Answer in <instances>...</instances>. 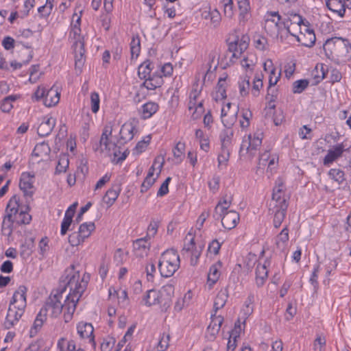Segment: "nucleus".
<instances>
[{
  "label": "nucleus",
  "mask_w": 351,
  "mask_h": 351,
  "mask_svg": "<svg viewBox=\"0 0 351 351\" xmlns=\"http://www.w3.org/2000/svg\"><path fill=\"white\" fill-rule=\"evenodd\" d=\"M185 240L188 241V243L184 244L182 250L183 256L189 254L196 247L194 242V238L191 234H188L186 236Z\"/></svg>",
  "instance_id": "obj_45"
},
{
  "label": "nucleus",
  "mask_w": 351,
  "mask_h": 351,
  "mask_svg": "<svg viewBox=\"0 0 351 351\" xmlns=\"http://www.w3.org/2000/svg\"><path fill=\"white\" fill-rule=\"evenodd\" d=\"M283 18L278 12H267L264 28L270 36L278 35L282 28Z\"/></svg>",
  "instance_id": "obj_10"
},
{
  "label": "nucleus",
  "mask_w": 351,
  "mask_h": 351,
  "mask_svg": "<svg viewBox=\"0 0 351 351\" xmlns=\"http://www.w3.org/2000/svg\"><path fill=\"white\" fill-rule=\"evenodd\" d=\"M247 38L243 36L242 38H237L228 45V50L231 52L232 58H238L241 53L247 48Z\"/></svg>",
  "instance_id": "obj_15"
},
{
  "label": "nucleus",
  "mask_w": 351,
  "mask_h": 351,
  "mask_svg": "<svg viewBox=\"0 0 351 351\" xmlns=\"http://www.w3.org/2000/svg\"><path fill=\"white\" fill-rule=\"evenodd\" d=\"M226 81L225 79L220 78L215 88V92L213 93V98L216 100L223 99L226 97Z\"/></svg>",
  "instance_id": "obj_38"
},
{
  "label": "nucleus",
  "mask_w": 351,
  "mask_h": 351,
  "mask_svg": "<svg viewBox=\"0 0 351 351\" xmlns=\"http://www.w3.org/2000/svg\"><path fill=\"white\" fill-rule=\"evenodd\" d=\"M202 251V247L199 246L197 248L195 247L189 254L186 256L190 257L191 258V265L192 266H195L197 265L199 257L200 256Z\"/></svg>",
  "instance_id": "obj_49"
},
{
  "label": "nucleus",
  "mask_w": 351,
  "mask_h": 351,
  "mask_svg": "<svg viewBox=\"0 0 351 351\" xmlns=\"http://www.w3.org/2000/svg\"><path fill=\"white\" fill-rule=\"evenodd\" d=\"M294 36L297 38L299 43L308 47L313 46L316 40L314 31L308 26H305V32L300 30L299 35Z\"/></svg>",
  "instance_id": "obj_17"
},
{
  "label": "nucleus",
  "mask_w": 351,
  "mask_h": 351,
  "mask_svg": "<svg viewBox=\"0 0 351 351\" xmlns=\"http://www.w3.org/2000/svg\"><path fill=\"white\" fill-rule=\"evenodd\" d=\"M180 264V256L174 250L164 252L158 262V269L162 277L172 276L179 269Z\"/></svg>",
  "instance_id": "obj_6"
},
{
  "label": "nucleus",
  "mask_w": 351,
  "mask_h": 351,
  "mask_svg": "<svg viewBox=\"0 0 351 351\" xmlns=\"http://www.w3.org/2000/svg\"><path fill=\"white\" fill-rule=\"evenodd\" d=\"M99 143L101 152L106 151L108 155H113L114 157V160H116L117 162H119L125 159L127 156L125 152H123L121 156L119 157L121 152L119 150L115 143L110 141L109 137L106 138H101Z\"/></svg>",
  "instance_id": "obj_11"
},
{
  "label": "nucleus",
  "mask_w": 351,
  "mask_h": 351,
  "mask_svg": "<svg viewBox=\"0 0 351 351\" xmlns=\"http://www.w3.org/2000/svg\"><path fill=\"white\" fill-rule=\"evenodd\" d=\"M141 51V40L138 35L133 36L130 43V51L132 59L136 58Z\"/></svg>",
  "instance_id": "obj_41"
},
{
  "label": "nucleus",
  "mask_w": 351,
  "mask_h": 351,
  "mask_svg": "<svg viewBox=\"0 0 351 351\" xmlns=\"http://www.w3.org/2000/svg\"><path fill=\"white\" fill-rule=\"evenodd\" d=\"M134 127L131 123H124L120 130V138L123 143L132 140L134 137Z\"/></svg>",
  "instance_id": "obj_29"
},
{
  "label": "nucleus",
  "mask_w": 351,
  "mask_h": 351,
  "mask_svg": "<svg viewBox=\"0 0 351 351\" xmlns=\"http://www.w3.org/2000/svg\"><path fill=\"white\" fill-rule=\"evenodd\" d=\"M99 97L98 93L93 92L90 94V104L91 110L93 112L96 113L99 109Z\"/></svg>",
  "instance_id": "obj_56"
},
{
  "label": "nucleus",
  "mask_w": 351,
  "mask_h": 351,
  "mask_svg": "<svg viewBox=\"0 0 351 351\" xmlns=\"http://www.w3.org/2000/svg\"><path fill=\"white\" fill-rule=\"evenodd\" d=\"M222 226L228 230L235 228L239 221V215L234 210L227 211L221 216Z\"/></svg>",
  "instance_id": "obj_19"
},
{
  "label": "nucleus",
  "mask_w": 351,
  "mask_h": 351,
  "mask_svg": "<svg viewBox=\"0 0 351 351\" xmlns=\"http://www.w3.org/2000/svg\"><path fill=\"white\" fill-rule=\"evenodd\" d=\"M33 179L34 176L28 172L23 173L20 178L19 187L27 199H31L34 193Z\"/></svg>",
  "instance_id": "obj_13"
},
{
  "label": "nucleus",
  "mask_w": 351,
  "mask_h": 351,
  "mask_svg": "<svg viewBox=\"0 0 351 351\" xmlns=\"http://www.w3.org/2000/svg\"><path fill=\"white\" fill-rule=\"evenodd\" d=\"M308 80H297L293 84L292 91L293 93H301L308 87Z\"/></svg>",
  "instance_id": "obj_47"
},
{
  "label": "nucleus",
  "mask_w": 351,
  "mask_h": 351,
  "mask_svg": "<svg viewBox=\"0 0 351 351\" xmlns=\"http://www.w3.org/2000/svg\"><path fill=\"white\" fill-rule=\"evenodd\" d=\"M84 241V239L80 237L77 232H73L69 237V242L72 246H77Z\"/></svg>",
  "instance_id": "obj_63"
},
{
  "label": "nucleus",
  "mask_w": 351,
  "mask_h": 351,
  "mask_svg": "<svg viewBox=\"0 0 351 351\" xmlns=\"http://www.w3.org/2000/svg\"><path fill=\"white\" fill-rule=\"evenodd\" d=\"M153 64L150 60H147L143 62L138 69V74L141 79H147L152 77L151 72L153 69Z\"/></svg>",
  "instance_id": "obj_32"
},
{
  "label": "nucleus",
  "mask_w": 351,
  "mask_h": 351,
  "mask_svg": "<svg viewBox=\"0 0 351 351\" xmlns=\"http://www.w3.org/2000/svg\"><path fill=\"white\" fill-rule=\"evenodd\" d=\"M232 130H223L219 136L221 141V147L225 149H230L232 144Z\"/></svg>",
  "instance_id": "obj_40"
},
{
  "label": "nucleus",
  "mask_w": 351,
  "mask_h": 351,
  "mask_svg": "<svg viewBox=\"0 0 351 351\" xmlns=\"http://www.w3.org/2000/svg\"><path fill=\"white\" fill-rule=\"evenodd\" d=\"M323 49L330 59L346 62L351 58V45L347 39L340 37L327 39Z\"/></svg>",
  "instance_id": "obj_3"
},
{
  "label": "nucleus",
  "mask_w": 351,
  "mask_h": 351,
  "mask_svg": "<svg viewBox=\"0 0 351 351\" xmlns=\"http://www.w3.org/2000/svg\"><path fill=\"white\" fill-rule=\"evenodd\" d=\"M328 176L337 182L338 184H342L346 180L344 171L340 169H330L328 172Z\"/></svg>",
  "instance_id": "obj_42"
},
{
  "label": "nucleus",
  "mask_w": 351,
  "mask_h": 351,
  "mask_svg": "<svg viewBox=\"0 0 351 351\" xmlns=\"http://www.w3.org/2000/svg\"><path fill=\"white\" fill-rule=\"evenodd\" d=\"M23 45V49L19 51V56L24 64H28L34 56L33 49L31 45H25L22 40L18 41Z\"/></svg>",
  "instance_id": "obj_27"
},
{
  "label": "nucleus",
  "mask_w": 351,
  "mask_h": 351,
  "mask_svg": "<svg viewBox=\"0 0 351 351\" xmlns=\"http://www.w3.org/2000/svg\"><path fill=\"white\" fill-rule=\"evenodd\" d=\"M55 125V119L51 117H45L38 128V134L43 137L49 135Z\"/></svg>",
  "instance_id": "obj_23"
},
{
  "label": "nucleus",
  "mask_w": 351,
  "mask_h": 351,
  "mask_svg": "<svg viewBox=\"0 0 351 351\" xmlns=\"http://www.w3.org/2000/svg\"><path fill=\"white\" fill-rule=\"evenodd\" d=\"M162 82V80L160 77L156 78L151 77L145 80L143 85L149 90H154L161 86Z\"/></svg>",
  "instance_id": "obj_44"
},
{
  "label": "nucleus",
  "mask_w": 351,
  "mask_h": 351,
  "mask_svg": "<svg viewBox=\"0 0 351 351\" xmlns=\"http://www.w3.org/2000/svg\"><path fill=\"white\" fill-rule=\"evenodd\" d=\"M254 45L257 49L263 51L266 49L267 45V40L266 38L261 36H256L254 38Z\"/></svg>",
  "instance_id": "obj_59"
},
{
  "label": "nucleus",
  "mask_w": 351,
  "mask_h": 351,
  "mask_svg": "<svg viewBox=\"0 0 351 351\" xmlns=\"http://www.w3.org/2000/svg\"><path fill=\"white\" fill-rule=\"evenodd\" d=\"M73 217L69 215H64V217L61 224V234L64 235L69 230V226L71 224Z\"/></svg>",
  "instance_id": "obj_62"
},
{
  "label": "nucleus",
  "mask_w": 351,
  "mask_h": 351,
  "mask_svg": "<svg viewBox=\"0 0 351 351\" xmlns=\"http://www.w3.org/2000/svg\"><path fill=\"white\" fill-rule=\"evenodd\" d=\"M221 3L223 7L225 16L232 17L233 15V0H221Z\"/></svg>",
  "instance_id": "obj_53"
},
{
  "label": "nucleus",
  "mask_w": 351,
  "mask_h": 351,
  "mask_svg": "<svg viewBox=\"0 0 351 351\" xmlns=\"http://www.w3.org/2000/svg\"><path fill=\"white\" fill-rule=\"evenodd\" d=\"M47 319V313L44 312V311L41 308L38 314L37 315L34 324L33 326L32 327L30 330V335L32 337L34 336L38 331L43 326L44 322Z\"/></svg>",
  "instance_id": "obj_30"
},
{
  "label": "nucleus",
  "mask_w": 351,
  "mask_h": 351,
  "mask_svg": "<svg viewBox=\"0 0 351 351\" xmlns=\"http://www.w3.org/2000/svg\"><path fill=\"white\" fill-rule=\"evenodd\" d=\"M30 201L26 200V206L25 208L19 204V210L16 215H14V220L18 224H29L32 221V216L28 213L30 210Z\"/></svg>",
  "instance_id": "obj_21"
},
{
  "label": "nucleus",
  "mask_w": 351,
  "mask_h": 351,
  "mask_svg": "<svg viewBox=\"0 0 351 351\" xmlns=\"http://www.w3.org/2000/svg\"><path fill=\"white\" fill-rule=\"evenodd\" d=\"M74 266L68 274L66 285L60 289L53 291L42 308L51 317H56L64 311V319L66 323L70 322L76 308V304L85 291L88 276L85 274L80 280V274L75 272Z\"/></svg>",
  "instance_id": "obj_1"
},
{
  "label": "nucleus",
  "mask_w": 351,
  "mask_h": 351,
  "mask_svg": "<svg viewBox=\"0 0 351 351\" xmlns=\"http://www.w3.org/2000/svg\"><path fill=\"white\" fill-rule=\"evenodd\" d=\"M221 267L222 263L219 261L210 266L209 272L208 274V285L210 288H211L219 278L221 274L219 269L221 268Z\"/></svg>",
  "instance_id": "obj_26"
},
{
  "label": "nucleus",
  "mask_w": 351,
  "mask_h": 351,
  "mask_svg": "<svg viewBox=\"0 0 351 351\" xmlns=\"http://www.w3.org/2000/svg\"><path fill=\"white\" fill-rule=\"evenodd\" d=\"M232 199V197L231 196L228 197L227 195L223 196V199L217 204L215 208L214 218L219 219L221 217L223 213L230 207Z\"/></svg>",
  "instance_id": "obj_24"
},
{
  "label": "nucleus",
  "mask_w": 351,
  "mask_h": 351,
  "mask_svg": "<svg viewBox=\"0 0 351 351\" xmlns=\"http://www.w3.org/2000/svg\"><path fill=\"white\" fill-rule=\"evenodd\" d=\"M70 37L73 40L72 48L75 57V70L77 75L82 72L85 62V49L84 37L81 35L80 28H71Z\"/></svg>",
  "instance_id": "obj_5"
},
{
  "label": "nucleus",
  "mask_w": 351,
  "mask_h": 351,
  "mask_svg": "<svg viewBox=\"0 0 351 351\" xmlns=\"http://www.w3.org/2000/svg\"><path fill=\"white\" fill-rule=\"evenodd\" d=\"M289 195L285 193L282 182L278 183L273 190L272 198L269 204V209L287 208Z\"/></svg>",
  "instance_id": "obj_9"
},
{
  "label": "nucleus",
  "mask_w": 351,
  "mask_h": 351,
  "mask_svg": "<svg viewBox=\"0 0 351 351\" xmlns=\"http://www.w3.org/2000/svg\"><path fill=\"white\" fill-rule=\"evenodd\" d=\"M77 333L82 339H88L89 342L95 345L93 336V326L87 322H80L77 326Z\"/></svg>",
  "instance_id": "obj_22"
},
{
  "label": "nucleus",
  "mask_w": 351,
  "mask_h": 351,
  "mask_svg": "<svg viewBox=\"0 0 351 351\" xmlns=\"http://www.w3.org/2000/svg\"><path fill=\"white\" fill-rule=\"evenodd\" d=\"M158 226L159 224L158 221L152 220L147 228V235L145 237V238L148 240H150L151 238H153L157 233Z\"/></svg>",
  "instance_id": "obj_51"
},
{
  "label": "nucleus",
  "mask_w": 351,
  "mask_h": 351,
  "mask_svg": "<svg viewBox=\"0 0 351 351\" xmlns=\"http://www.w3.org/2000/svg\"><path fill=\"white\" fill-rule=\"evenodd\" d=\"M343 143H339L335 145L332 149H329L327 154L324 158L323 163L325 166H328L337 159L340 158L344 151H347Z\"/></svg>",
  "instance_id": "obj_18"
},
{
  "label": "nucleus",
  "mask_w": 351,
  "mask_h": 351,
  "mask_svg": "<svg viewBox=\"0 0 351 351\" xmlns=\"http://www.w3.org/2000/svg\"><path fill=\"white\" fill-rule=\"evenodd\" d=\"M238 6L240 11V15L243 17L250 9L249 0H238Z\"/></svg>",
  "instance_id": "obj_64"
},
{
  "label": "nucleus",
  "mask_w": 351,
  "mask_h": 351,
  "mask_svg": "<svg viewBox=\"0 0 351 351\" xmlns=\"http://www.w3.org/2000/svg\"><path fill=\"white\" fill-rule=\"evenodd\" d=\"M268 276V270L267 269L266 263L264 264L258 263L256 268V285L258 287H262Z\"/></svg>",
  "instance_id": "obj_25"
},
{
  "label": "nucleus",
  "mask_w": 351,
  "mask_h": 351,
  "mask_svg": "<svg viewBox=\"0 0 351 351\" xmlns=\"http://www.w3.org/2000/svg\"><path fill=\"white\" fill-rule=\"evenodd\" d=\"M287 208L269 209V211L274 214V226L278 228L280 226L286 216Z\"/></svg>",
  "instance_id": "obj_33"
},
{
  "label": "nucleus",
  "mask_w": 351,
  "mask_h": 351,
  "mask_svg": "<svg viewBox=\"0 0 351 351\" xmlns=\"http://www.w3.org/2000/svg\"><path fill=\"white\" fill-rule=\"evenodd\" d=\"M289 240V230L287 227L284 228L276 237V245L278 247L284 246V244Z\"/></svg>",
  "instance_id": "obj_48"
},
{
  "label": "nucleus",
  "mask_w": 351,
  "mask_h": 351,
  "mask_svg": "<svg viewBox=\"0 0 351 351\" xmlns=\"http://www.w3.org/2000/svg\"><path fill=\"white\" fill-rule=\"evenodd\" d=\"M262 139L263 133L261 132L254 133L253 136L248 135L242 141L240 153L243 154L245 152L248 154L251 158H253L262 144Z\"/></svg>",
  "instance_id": "obj_8"
},
{
  "label": "nucleus",
  "mask_w": 351,
  "mask_h": 351,
  "mask_svg": "<svg viewBox=\"0 0 351 351\" xmlns=\"http://www.w3.org/2000/svg\"><path fill=\"white\" fill-rule=\"evenodd\" d=\"M280 76L281 71H280L276 75V68H272V69L269 71V87L275 86L280 80Z\"/></svg>",
  "instance_id": "obj_61"
},
{
  "label": "nucleus",
  "mask_w": 351,
  "mask_h": 351,
  "mask_svg": "<svg viewBox=\"0 0 351 351\" xmlns=\"http://www.w3.org/2000/svg\"><path fill=\"white\" fill-rule=\"evenodd\" d=\"M164 162H165V161H164V158H163L157 157L154 160V164L152 165V166L149 169V172H148L147 176L153 178V176H154V171L157 168V169H159V171L157 173V177H158V175L160 174V171H161V169H162V167H163Z\"/></svg>",
  "instance_id": "obj_46"
},
{
  "label": "nucleus",
  "mask_w": 351,
  "mask_h": 351,
  "mask_svg": "<svg viewBox=\"0 0 351 351\" xmlns=\"http://www.w3.org/2000/svg\"><path fill=\"white\" fill-rule=\"evenodd\" d=\"M231 103H228L225 108L221 109V121L226 128V130H232L231 127L234 124L237 119L238 109L231 110Z\"/></svg>",
  "instance_id": "obj_12"
},
{
  "label": "nucleus",
  "mask_w": 351,
  "mask_h": 351,
  "mask_svg": "<svg viewBox=\"0 0 351 351\" xmlns=\"http://www.w3.org/2000/svg\"><path fill=\"white\" fill-rule=\"evenodd\" d=\"M243 120L240 121V125L243 128H246L250 125V121L252 117V113L249 110H243L242 112Z\"/></svg>",
  "instance_id": "obj_58"
},
{
  "label": "nucleus",
  "mask_w": 351,
  "mask_h": 351,
  "mask_svg": "<svg viewBox=\"0 0 351 351\" xmlns=\"http://www.w3.org/2000/svg\"><path fill=\"white\" fill-rule=\"evenodd\" d=\"M59 351H84L81 348H76V345L73 340L66 341L64 338L58 340L57 344Z\"/></svg>",
  "instance_id": "obj_35"
},
{
  "label": "nucleus",
  "mask_w": 351,
  "mask_h": 351,
  "mask_svg": "<svg viewBox=\"0 0 351 351\" xmlns=\"http://www.w3.org/2000/svg\"><path fill=\"white\" fill-rule=\"evenodd\" d=\"M170 336L169 335L163 334L160 337L157 346L158 351H165L169 347Z\"/></svg>",
  "instance_id": "obj_55"
},
{
  "label": "nucleus",
  "mask_w": 351,
  "mask_h": 351,
  "mask_svg": "<svg viewBox=\"0 0 351 351\" xmlns=\"http://www.w3.org/2000/svg\"><path fill=\"white\" fill-rule=\"evenodd\" d=\"M50 151L51 149L48 144L42 143L36 145L33 151V155L40 157L41 160H44L48 157Z\"/></svg>",
  "instance_id": "obj_34"
},
{
  "label": "nucleus",
  "mask_w": 351,
  "mask_h": 351,
  "mask_svg": "<svg viewBox=\"0 0 351 351\" xmlns=\"http://www.w3.org/2000/svg\"><path fill=\"white\" fill-rule=\"evenodd\" d=\"M158 110V105L155 102H147L142 106V117L144 119L150 118Z\"/></svg>",
  "instance_id": "obj_37"
},
{
  "label": "nucleus",
  "mask_w": 351,
  "mask_h": 351,
  "mask_svg": "<svg viewBox=\"0 0 351 351\" xmlns=\"http://www.w3.org/2000/svg\"><path fill=\"white\" fill-rule=\"evenodd\" d=\"M223 322V317L216 314L211 315V322L207 328L206 337L209 341H213L218 334L221 324Z\"/></svg>",
  "instance_id": "obj_14"
},
{
  "label": "nucleus",
  "mask_w": 351,
  "mask_h": 351,
  "mask_svg": "<svg viewBox=\"0 0 351 351\" xmlns=\"http://www.w3.org/2000/svg\"><path fill=\"white\" fill-rule=\"evenodd\" d=\"M121 191L119 186H115L109 189L105 195L103 197V201L108 206H111L117 199Z\"/></svg>",
  "instance_id": "obj_28"
},
{
  "label": "nucleus",
  "mask_w": 351,
  "mask_h": 351,
  "mask_svg": "<svg viewBox=\"0 0 351 351\" xmlns=\"http://www.w3.org/2000/svg\"><path fill=\"white\" fill-rule=\"evenodd\" d=\"M326 339L322 336H317L313 342L314 351H322L326 346Z\"/></svg>",
  "instance_id": "obj_60"
},
{
  "label": "nucleus",
  "mask_w": 351,
  "mask_h": 351,
  "mask_svg": "<svg viewBox=\"0 0 351 351\" xmlns=\"http://www.w3.org/2000/svg\"><path fill=\"white\" fill-rule=\"evenodd\" d=\"M184 149V143L178 142L173 150V156L178 160V162H180L182 161Z\"/></svg>",
  "instance_id": "obj_50"
},
{
  "label": "nucleus",
  "mask_w": 351,
  "mask_h": 351,
  "mask_svg": "<svg viewBox=\"0 0 351 351\" xmlns=\"http://www.w3.org/2000/svg\"><path fill=\"white\" fill-rule=\"evenodd\" d=\"M173 291V286L169 284L163 286L160 291L155 289L149 290L143 298L145 304L150 306L160 304L167 310L170 306L169 300Z\"/></svg>",
  "instance_id": "obj_4"
},
{
  "label": "nucleus",
  "mask_w": 351,
  "mask_h": 351,
  "mask_svg": "<svg viewBox=\"0 0 351 351\" xmlns=\"http://www.w3.org/2000/svg\"><path fill=\"white\" fill-rule=\"evenodd\" d=\"M27 289L25 286L21 285L14 291L10 302L4 322V326L7 329L14 326L23 315L27 306Z\"/></svg>",
  "instance_id": "obj_2"
},
{
  "label": "nucleus",
  "mask_w": 351,
  "mask_h": 351,
  "mask_svg": "<svg viewBox=\"0 0 351 351\" xmlns=\"http://www.w3.org/2000/svg\"><path fill=\"white\" fill-rule=\"evenodd\" d=\"M59 100L60 93L51 88L46 93L43 102L45 106L47 107H51L57 104L59 102Z\"/></svg>",
  "instance_id": "obj_31"
},
{
  "label": "nucleus",
  "mask_w": 351,
  "mask_h": 351,
  "mask_svg": "<svg viewBox=\"0 0 351 351\" xmlns=\"http://www.w3.org/2000/svg\"><path fill=\"white\" fill-rule=\"evenodd\" d=\"M69 165V162L66 156H63L62 157H60L56 166V172L58 173L65 172Z\"/></svg>",
  "instance_id": "obj_54"
},
{
  "label": "nucleus",
  "mask_w": 351,
  "mask_h": 351,
  "mask_svg": "<svg viewBox=\"0 0 351 351\" xmlns=\"http://www.w3.org/2000/svg\"><path fill=\"white\" fill-rule=\"evenodd\" d=\"M326 5L329 10L333 12L337 13L340 16L345 14V9L343 8V1L341 0H328Z\"/></svg>",
  "instance_id": "obj_39"
},
{
  "label": "nucleus",
  "mask_w": 351,
  "mask_h": 351,
  "mask_svg": "<svg viewBox=\"0 0 351 351\" xmlns=\"http://www.w3.org/2000/svg\"><path fill=\"white\" fill-rule=\"evenodd\" d=\"M95 228L94 223H84L80 225L77 232H79L81 237L85 239L90 235L91 232L95 230Z\"/></svg>",
  "instance_id": "obj_43"
},
{
  "label": "nucleus",
  "mask_w": 351,
  "mask_h": 351,
  "mask_svg": "<svg viewBox=\"0 0 351 351\" xmlns=\"http://www.w3.org/2000/svg\"><path fill=\"white\" fill-rule=\"evenodd\" d=\"M263 83L262 79L259 76L255 77L253 81L252 94L254 97H257L259 95L260 89L263 87Z\"/></svg>",
  "instance_id": "obj_57"
},
{
  "label": "nucleus",
  "mask_w": 351,
  "mask_h": 351,
  "mask_svg": "<svg viewBox=\"0 0 351 351\" xmlns=\"http://www.w3.org/2000/svg\"><path fill=\"white\" fill-rule=\"evenodd\" d=\"M239 92L242 96H246L249 93L250 86V77L245 75L243 80L239 82Z\"/></svg>",
  "instance_id": "obj_52"
},
{
  "label": "nucleus",
  "mask_w": 351,
  "mask_h": 351,
  "mask_svg": "<svg viewBox=\"0 0 351 351\" xmlns=\"http://www.w3.org/2000/svg\"><path fill=\"white\" fill-rule=\"evenodd\" d=\"M228 297V290L226 289H221L217 293L215 302H214V309L216 313L219 309L223 308L226 304Z\"/></svg>",
  "instance_id": "obj_36"
},
{
  "label": "nucleus",
  "mask_w": 351,
  "mask_h": 351,
  "mask_svg": "<svg viewBox=\"0 0 351 351\" xmlns=\"http://www.w3.org/2000/svg\"><path fill=\"white\" fill-rule=\"evenodd\" d=\"M285 17L283 18L282 21L283 27L291 35L295 36V34L291 32L290 26L293 25L301 26L302 23H303L302 16L300 14L293 12V11H289L287 13L285 14Z\"/></svg>",
  "instance_id": "obj_16"
},
{
  "label": "nucleus",
  "mask_w": 351,
  "mask_h": 351,
  "mask_svg": "<svg viewBox=\"0 0 351 351\" xmlns=\"http://www.w3.org/2000/svg\"><path fill=\"white\" fill-rule=\"evenodd\" d=\"M146 238H141L134 241L133 248L136 256L143 258L147 256L150 249V243Z\"/></svg>",
  "instance_id": "obj_20"
},
{
  "label": "nucleus",
  "mask_w": 351,
  "mask_h": 351,
  "mask_svg": "<svg viewBox=\"0 0 351 351\" xmlns=\"http://www.w3.org/2000/svg\"><path fill=\"white\" fill-rule=\"evenodd\" d=\"M19 197L16 195H13L6 207L7 214L5 215L1 226V231L4 235L10 236L12 233V225L14 221L12 216L16 215L19 210Z\"/></svg>",
  "instance_id": "obj_7"
}]
</instances>
